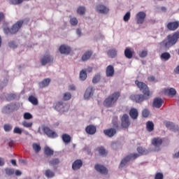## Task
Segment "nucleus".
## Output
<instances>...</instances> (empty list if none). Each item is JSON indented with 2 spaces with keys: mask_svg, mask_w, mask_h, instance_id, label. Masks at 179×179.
Returning <instances> with one entry per match:
<instances>
[{
  "mask_svg": "<svg viewBox=\"0 0 179 179\" xmlns=\"http://www.w3.org/2000/svg\"><path fill=\"white\" fill-rule=\"evenodd\" d=\"M179 38V31L175 32L173 35L169 34L167 36V40L162 41L159 44L161 48L163 50H169L175 44H177V41H178Z\"/></svg>",
  "mask_w": 179,
  "mask_h": 179,
  "instance_id": "obj_1",
  "label": "nucleus"
},
{
  "mask_svg": "<svg viewBox=\"0 0 179 179\" xmlns=\"http://www.w3.org/2000/svg\"><path fill=\"white\" fill-rule=\"evenodd\" d=\"M143 94H132L130 96V99L136 103H142L144 100H148L152 97V93L149 90H145L143 92Z\"/></svg>",
  "mask_w": 179,
  "mask_h": 179,
  "instance_id": "obj_2",
  "label": "nucleus"
},
{
  "mask_svg": "<svg viewBox=\"0 0 179 179\" xmlns=\"http://www.w3.org/2000/svg\"><path fill=\"white\" fill-rule=\"evenodd\" d=\"M120 96L121 94L119 92H115L110 95H109L103 101L104 107H113L117 101H118V99H120Z\"/></svg>",
  "mask_w": 179,
  "mask_h": 179,
  "instance_id": "obj_3",
  "label": "nucleus"
},
{
  "mask_svg": "<svg viewBox=\"0 0 179 179\" xmlns=\"http://www.w3.org/2000/svg\"><path fill=\"white\" fill-rule=\"evenodd\" d=\"M24 22L23 20H19L13 25L11 29H9L8 27L4 28L3 31L6 34H16V33L19 31L22 26H23Z\"/></svg>",
  "mask_w": 179,
  "mask_h": 179,
  "instance_id": "obj_4",
  "label": "nucleus"
},
{
  "mask_svg": "<svg viewBox=\"0 0 179 179\" xmlns=\"http://www.w3.org/2000/svg\"><path fill=\"white\" fill-rule=\"evenodd\" d=\"M138 157H139V154L138 153L130 154L126 156L122 159L119 168L122 169V167H125L128 162H131V160H135V159H138Z\"/></svg>",
  "mask_w": 179,
  "mask_h": 179,
  "instance_id": "obj_5",
  "label": "nucleus"
},
{
  "mask_svg": "<svg viewBox=\"0 0 179 179\" xmlns=\"http://www.w3.org/2000/svg\"><path fill=\"white\" fill-rule=\"evenodd\" d=\"M42 129L45 135H47L48 138H51V139H55V138H58V134L50 129V127L44 126Z\"/></svg>",
  "mask_w": 179,
  "mask_h": 179,
  "instance_id": "obj_6",
  "label": "nucleus"
},
{
  "mask_svg": "<svg viewBox=\"0 0 179 179\" xmlns=\"http://www.w3.org/2000/svg\"><path fill=\"white\" fill-rule=\"evenodd\" d=\"M17 110V106L15 103H10L3 107L1 113L3 114H9L16 111Z\"/></svg>",
  "mask_w": 179,
  "mask_h": 179,
  "instance_id": "obj_7",
  "label": "nucleus"
},
{
  "mask_svg": "<svg viewBox=\"0 0 179 179\" xmlns=\"http://www.w3.org/2000/svg\"><path fill=\"white\" fill-rule=\"evenodd\" d=\"M55 108V110H57V111L65 113V111H68V110L69 108V106L68 104L64 103L63 101H58L56 103Z\"/></svg>",
  "mask_w": 179,
  "mask_h": 179,
  "instance_id": "obj_8",
  "label": "nucleus"
},
{
  "mask_svg": "<svg viewBox=\"0 0 179 179\" xmlns=\"http://www.w3.org/2000/svg\"><path fill=\"white\" fill-rule=\"evenodd\" d=\"M145 19H146V13L143 11H140L136 15L137 24H143L145 23Z\"/></svg>",
  "mask_w": 179,
  "mask_h": 179,
  "instance_id": "obj_9",
  "label": "nucleus"
},
{
  "mask_svg": "<svg viewBox=\"0 0 179 179\" xmlns=\"http://www.w3.org/2000/svg\"><path fill=\"white\" fill-rule=\"evenodd\" d=\"M121 125L124 129L129 128L131 122H129V116L127 114H124L121 118Z\"/></svg>",
  "mask_w": 179,
  "mask_h": 179,
  "instance_id": "obj_10",
  "label": "nucleus"
},
{
  "mask_svg": "<svg viewBox=\"0 0 179 179\" xmlns=\"http://www.w3.org/2000/svg\"><path fill=\"white\" fill-rule=\"evenodd\" d=\"M51 62H54V58L48 53L45 54L41 59V64L43 66L47 65V64H51Z\"/></svg>",
  "mask_w": 179,
  "mask_h": 179,
  "instance_id": "obj_11",
  "label": "nucleus"
},
{
  "mask_svg": "<svg viewBox=\"0 0 179 179\" xmlns=\"http://www.w3.org/2000/svg\"><path fill=\"white\" fill-rule=\"evenodd\" d=\"M179 27L178 21L170 22L167 24L166 28L170 31H176Z\"/></svg>",
  "mask_w": 179,
  "mask_h": 179,
  "instance_id": "obj_12",
  "label": "nucleus"
},
{
  "mask_svg": "<svg viewBox=\"0 0 179 179\" xmlns=\"http://www.w3.org/2000/svg\"><path fill=\"white\" fill-rule=\"evenodd\" d=\"M95 170L98 171V173H100L101 174H108V170H107V168L103 165L100 164H96L94 166Z\"/></svg>",
  "mask_w": 179,
  "mask_h": 179,
  "instance_id": "obj_13",
  "label": "nucleus"
},
{
  "mask_svg": "<svg viewBox=\"0 0 179 179\" xmlns=\"http://www.w3.org/2000/svg\"><path fill=\"white\" fill-rule=\"evenodd\" d=\"M85 132H87L88 135H94V134L97 132V128L93 124H90L85 128Z\"/></svg>",
  "mask_w": 179,
  "mask_h": 179,
  "instance_id": "obj_14",
  "label": "nucleus"
},
{
  "mask_svg": "<svg viewBox=\"0 0 179 179\" xmlns=\"http://www.w3.org/2000/svg\"><path fill=\"white\" fill-rule=\"evenodd\" d=\"M163 103H164V101L161 98H155L152 103V107H154V108H160V107L163 106Z\"/></svg>",
  "mask_w": 179,
  "mask_h": 179,
  "instance_id": "obj_15",
  "label": "nucleus"
},
{
  "mask_svg": "<svg viewBox=\"0 0 179 179\" xmlns=\"http://www.w3.org/2000/svg\"><path fill=\"white\" fill-rule=\"evenodd\" d=\"M59 51L61 52V54H65L66 55H68L71 52V47L66 45H62L59 48Z\"/></svg>",
  "mask_w": 179,
  "mask_h": 179,
  "instance_id": "obj_16",
  "label": "nucleus"
},
{
  "mask_svg": "<svg viewBox=\"0 0 179 179\" xmlns=\"http://www.w3.org/2000/svg\"><path fill=\"white\" fill-rule=\"evenodd\" d=\"M129 114L131 120H138V117H139V112L135 108H131Z\"/></svg>",
  "mask_w": 179,
  "mask_h": 179,
  "instance_id": "obj_17",
  "label": "nucleus"
},
{
  "mask_svg": "<svg viewBox=\"0 0 179 179\" xmlns=\"http://www.w3.org/2000/svg\"><path fill=\"white\" fill-rule=\"evenodd\" d=\"M163 144V139L159 137H155L152 139V145L155 146V148H160L161 145Z\"/></svg>",
  "mask_w": 179,
  "mask_h": 179,
  "instance_id": "obj_18",
  "label": "nucleus"
},
{
  "mask_svg": "<svg viewBox=\"0 0 179 179\" xmlns=\"http://www.w3.org/2000/svg\"><path fill=\"white\" fill-rule=\"evenodd\" d=\"M165 125L166 128H169L171 131H173V132H178L179 133V127L178 126L174 125V123L171 122H166Z\"/></svg>",
  "mask_w": 179,
  "mask_h": 179,
  "instance_id": "obj_19",
  "label": "nucleus"
},
{
  "mask_svg": "<svg viewBox=\"0 0 179 179\" xmlns=\"http://www.w3.org/2000/svg\"><path fill=\"white\" fill-rule=\"evenodd\" d=\"M134 54H135V51L131 48H126L124 50V57L128 59H131L134 57Z\"/></svg>",
  "mask_w": 179,
  "mask_h": 179,
  "instance_id": "obj_20",
  "label": "nucleus"
},
{
  "mask_svg": "<svg viewBox=\"0 0 179 179\" xmlns=\"http://www.w3.org/2000/svg\"><path fill=\"white\" fill-rule=\"evenodd\" d=\"M103 134H105L106 136H108V138H113V136L117 134V130L114 128L105 129L103 130Z\"/></svg>",
  "mask_w": 179,
  "mask_h": 179,
  "instance_id": "obj_21",
  "label": "nucleus"
},
{
  "mask_svg": "<svg viewBox=\"0 0 179 179\" xmlns=\"http://www.w3.org/2000/svg\"><path fill=\"white\" fill-rule=\"evenodd\" d=\"M82 166H83V162H82V160L77 159L73 163L72 169L74 171L79 170Z\"/></svg>",
  "mask_w": 179,
  "mask_h": 179,
  "instance_id": "obj_22",
  "label": "nucleus"
},
{
  "mask_svg": "<svg viewBox=\"0 0 179 179\" xmlns=\"http://www.w3.org/2000/svg\"><path fill=\"white\" fill-rule=\"evenodd\" d=\"M114 66L109 65L106 67V73L108 78H111L114 76Z\"/></svg>",
  "mask_w": 179,
  "mask_h": 179,
  "instance_id": "obj_23",
  "label": "nucleus"
},
{
  "mask_svg": "<svg viewBox=\"0 0 179 179\" xmlns=\"http://www.w3.org/2000/svg\"><path fill=\"white\" fill-rule=\"evenodd\" d=\"M135 84L140 89V90H148V85L143 82H141L138 80L135 81Z\"/></svg>",
  "mask_w": 179,
  "mask_h": 179,
  "instance_id": "obj_24",
  "label": "nucleus"
},
{
  "mask_svg": "<svg viewBox=\"0 0 179 179\" xmlns=\"http://www.w3.org/2000/svg\"><path fill=\"white\" fill-rule=\"evenodd\" d=\"M110 10L103 5H98L96 6V11L99 13H108Z\"/></svg>",
  "mask_w": 179,
  "mask_h": 179,
  "instance_id": "obj_25",
  "label": "nucleus"
},
{
  "mask_svg": "<svg viewBox=\"0 0 179 179\" xmlns=\"http://www.w3.org/2000/svg\"><path fill=\"white\" fill-rule=\"evenodd\" d=\"M92 55H93V52L90 50L85 52L84 55L82 56V58H81L82 61L83 62H85V61H88V59H90V57H92Z\"/></svg>",
  "mask_w": 179,
  "mask_h": 179,
  "instance_id": "obj_26",
  "label": "nucleus"
},
{
  "mask_svg": "<svg viewBox=\"0 0 179 179\" xmlns=\"http://www.w3.org/2000/svg\"><path fill=\"white\" fill-rule=\"evenodd\" d=\"M51 82V79L50 78H46L44 79L43 80H42L41 82H40L38 83V86L39 87H47V86H48L50 85V83Z\"/></svg>",
  "mask_w": 179,
  "mask_h": 179,
  "instance_id": "obj_27",
  "label": "nucleus"
},
{
  "mask_svg": "<svg viewBox=\"0 0 179 179\" xmlns=\"http://www.w3.org/2000/svg\"><path fill=\"white\" fill-rule=\"evenodd\" d=\"M62 139L64 143H71V138L69 134H63Z\"/></svg>",
  "mask_w": 179,
  "mask_h": 179,
  "instance_id": "obj_28",
  "label": "nucleus"
},
{
  "mask_svg": "<svg viewBox=\"0 0 179 179\" xmlns=\"http://www.w3.org/2000/svg\"><path fill=\"white\" fill-rule=\"evenodd\" d=\"M28 100L29 103L33 104V106H37V104H38V99L33 95L29 96Z\"/></svg>",
  "mask_w": 179,
  "mask_h": 179,
  "instance_id": "obj_29",
  "label": "nucleus"
},
{
  "mask_svg": "<svg viewBox=\"0 0 179 179\" xmlns=\"http://www.w3.org/2000/svg\"><path fill=\"white\" fill-rule=\"evenodd\" d=\"M146 129L148 132H152L155 129V124L153 122H148L146 123Z\"/></svg>",
  "mask_w": 179,
  "mask_h": 179,
  "instance_id": "obj_30",
  "label": "nucleus"
},
{
  "mask_svg": "<svg viewBox=\"0 0 179 179\" xmlns=\"http://www.w3.org/2000/svg\"><path fill=\"white\" fill-rule=\"evenodd\" d=\"M107 54L110 58H115L117 57V50L110 49L107 52Z\"/></svg>",
  "mask_w": 179,
  "mask_h": 179,
  "instance_id": "obj_31",
  "label": "nucleus"
},
{
  "mask_svg": "<svg viewBox=\"0 0 179 179\" xmlns=\"http://www.w3.org/2000/svg\"><path fill=\"white\" fill-rule=\"evenodd\" d=\"M45 176L47 178H52V177H55V173L50 169H47L45 171Z\"/></svg>",
  "mask_w": 179,
  "mask_h": 179,
  "instance_id": "obj_32",
  "label": "nucleus"
},
{
  "mask_svg": "<svg viewBox=\"0 0 179 179\" xmlns=\"http://www.w3.org/2000/svg\"><path fill=\"white\" fill-rule=\"evenodd\" d=\"M164 94L166 96H168L169 97H174L177 94V91L176 90H165L164 92Z\"/></svg>",
  "mask_w": 179,
  "mask_h": 179,
  "instance_id": "obj_33",
  "label": "nucleus"
},
{
  "mask_svg": "<svg viewBox=\"0 0 179 179\" xmlns=\"http://www.w3.org/2000/svg\"><path fill=\"white\" fill-rule=\"evenodd\" d=\"M44 154L46 156H52L54 155V151L52 149L50 148V147L46 146L44 148Z\"/></svg>",
  "mask_w": 179,
  "mask_h": 179,
  "instance_id": "obj_34",
  "label": "nucleus"
},
{
  "mask_svg": "<svg viewBox=\"0 0 179 179\" xmlns=\"http://www.w3.org/2000/svg\"><path fill=\"white\" fill-rule=\"evenodd\" d=\"M80 80H86V79H87V73H86V70H82L80 72Z\"/></svg>",
  "mask_w": 179,
  "mask_h": 179,
  "instance_id": "obj_35",
  "label": "nucleus"
},
{
  "mask_svg": "<svg viewBox=\"0 0 179 179\" xmlns=\"http://www.w3.org/2000/svg\"><path fill=\"white\" fill-rule=\"evenodd\" d=\"M169 58H171V55L169 52H164L161 55V59H164V61H169Z\"/></svg>",
  "mask_w": 179,
  "mask_h": 179,
  "instance_id": "obj_36",
  "label": "nucleus"
},
{
  "mask_svg": "<svg viewBox=\"0 0 179 179\" xmlns=\"http://www.w3.org/2000/svg\"><path fill=\"white\" fill-rule=\"evenodd\" d=\"M137 152L138 153H139V155H148V153H149V151H148V150L142 147L137 148Z\"/></svg>",
  "mask_w": 179,
  "mask_h": 179,
  "instance_id": "obj_37",
  "label": "nucleus"
},
{
  "mask_svg": "<svg viewBox=\"0 0 179 179\" xmlns=\"http://www.w3.org/2000/svg\"><path fill=\"white\" fill-rule=\"evenodd\" d=\"M59 163V159L58 158H54L49 161L50 166H58V164Z\"/></svg>",
  "mask_w": 179,
  "mask_h": 179,
  "instance_id": "obj_38",
  "label": "nucleus"
},
{
  "mask_svg": "<svg viewBox=\"0 0 179 179\" xmlns=\"http://www.w3.org/2000/svg\"><path fill=\"white\" fill-rule=\"evenodd\" d=\"M96 150L99 152L101 156H106L107 155V151L103 147H99L96 148Z\"/></svg>",
  "mask_w": 179,
  "mask_h": 179,
  "instance_id": "obj_39",
  "label": "nucleus"
},
{
  "mask_svg": "<svg viewBox=\"0 0 179 179\" xmlns=\"http://www.w3.org/2000/svg\"><path fill=\"white\" fill-rule=\"evenodd\" d=\"M71 98L72 94H71V93L69 92H66L63 94L62 100H64V101H68V100H71Z\"/></svg>",
  "mask_w": 179,
  "mask_h": 179,
  "instance_id": "obj_40",
  "label": "nucleus"
},
{
  "mask_svg": "<svg viewBox=\"0 0 179 179\" xmlns=\"http://www.w3.org/2000/svg\"><path fill=\"white\" fill-rule=\"evenodd\" d=\"M112 123L115 128L118 129L120 127L118 124V117H117V116L113 117V118L112 120Z\"/></svg>",
  "mask_w": 179,
  "mask_h": 179,
  "instance_id": "obj_41",
  "label": "nucleus"
},
{
  "mask_svg": "<svg viewBox=\"0 0 179 179\" xmlns=\"http://www.w3.org/2000/svg\"><path fill=\"white\" fill-rule=\"evenodd\" d=\"M32 148L36 153H38L41 150V147L37 143H33Z\"/></svg>",
  "mask_w": 179,
  "mask_h": 179,
  "instance_id": "obj_42",
  "label": "nucleus"
},
{
  "mask_svg": "<svg viewBox=\"0 0 179 179\" xmlns=\"http://www.w3.org/2000/svg\"><path fill=\"white\" fill-rule=\"evenodd\" d=\"M22 125L24 127V128H31L33 127V122L24 121L22 122Z\"/></svg>",
  "mask_w": 179,
  "mask_h": 179,
  "instance_id": "obj_43",
  "label": "nucleus"
},
{
  "mask_svg": "<svg viewBox=\"0 0 179 179\" xmlns=\"http://www.w3.org/2000/svg\"><path fill=\"white\" fill-rule=\"evenodd\" d=\"M10 5H20L23 2V0H8Z\"/></svg>",
  "mask_w": 179,
  "mask_h": 179,
  "instance_id": "obj_44",
  "label": "nucleus"
},
{
  "mask_svg": "<svg viewBox=\"0 0 179 179\" xmlns=\"http://www.w3.org/2000/svg\"><path fill=\"white\" fill-rule=\"evenodd\" d=\"M5 171H6V174H7V176H13V174H15V169H13L6 168L5 169Z\"/></svg>",
  "mask_w": 179,
  "mask_h": 179,
  "instance_id": "obj_45",
  "label": "nucleus"
},
{
  "mask_svg": "<svg viewBox=\"0 0 179 179\" xmlns=\"http://www.w3.org/2000/svg\"><path fill=\"white\" fill-rule=\"evenodd\" d=\"M12 124H6L3 125V129L6 132H10V131H12Z\"/></svg>",
  "mask_w": 179,
  "mask_h": 179,
  "instance_id": "obj_46",
  "label": "nucleus"
},
{
  "mask_svg": "<svg viewBox=\"0 0 179 179\" xmlns=\"http://www.w3.org/2000/svg\"><path fill=\"white\" fill-rule=\"evenodd\" d=\"M93 96V91H85L84 94V99H90Z\"/></svg>",
  "mask_w": 179,
  "mask_h": 179,
  "instance_id": "obj_47",
  "label": "nucleus"
},
{
  "mask_svg": "<svg viewBox=\"0 0 179 179\" xmlns=\"http://www.w3.org/2000/svg\"><path fill=\"white\" fill-rule=\"evenodd\" d=\"M85 12H86V8H85V7L83 6L78 7L77 10V13H78V15H85Z\"/></svg>",
  "mask_w": 179,
  "mask_h": 179,
  "instance_id": "obj_48",
  "label": "nucleus"
},
{
  "mask_svg": "<svg viewBox=\"0 0 179 179\" xmlns=\"http://www.w3.org/2000/svg\"><path fill=\"white\" fill-rule=\"evenodd\" d=\"M100 79H101V76L100 74H96L94 76V77L92 79V82L94 83H99V82H100Z\"/></svg>",
  "mask_w": 179,
  "mask_h": 179,
  "instance_id": "obj_49",
  "label": "nucleus"
},
{
  "mask_svg": "<svg viewBox=\"0 0 179 179\" xmlns=\"http://www.w3.org/2000/svg\"><path fill=\"white\" fill-rule=\"evenodd\" d=\"M140 58H145V57L148 56V50H144L139 52L138 54Z\"/></svg>",
  "mask_w": 179,
  "mask_h": 179,
  "instance_id": "obj_50",
  "label": "nucleus"
},
{
  "mask_svg": "<svg viewBox=\"0 0 179 179\" xmlns=\"http://www.w3.org/2000/svg\"><path fill=\"white\" fill-rule=\"evenodd\" d=\"M149 114H150V112H149V110L144 109L142 111V115L144 117V118H148L149 117Z\"/></svg>",
  "mask_w": 179,
  "mask_h": 179,
  "instance_id": "obj_51",
  "label": "nucleus"
},
{
  "mask_svg": "<svg viewBox=\"0 0 179 179\" xmlns=\"http://www.w3.org/2000/svg\"><path fill=\"white\" fill-rule=\"evenodd\" d=\"M129 19H131V13H130V12H127V13L124 15V17H123V20H124V22H128V20H129Z\"/></svg>",
  "mask_w": 179,
  "mask_h": 179,
  "instance_id": "obj_52",
  "label": "nucleus"
},
{
  "mask_svg": "<svg viewBox=\"0 0 179 179\" xmlns=\"http://www.w3.org/2000/svg\"><path fill=\"white\" fill-rule=\"evenodd\" d=\"M33 118V115L30 114V113H24V120H31Z\"/></svg>",
  "mask_w": 179,
  "mask_h": 179,
  "instance_id": "obj_53",
  "label": "nucleus"
},
{
  "mask_svg": "<svg viewBox=\"0 0 179 179\" xmlns=\"http://www.w3.org/2000/svg\"><path fill=\"white\" fill-rule=\"evenodd\" d=\"M164 178V176L162 173L158 172L155 176V179H163Z\"/></svg>",
  "mask_w": 179,
  "mask_h": 179,
  "instance_id": "obj_54",
  "label": "nucleus"
},
{
  "mask_svg": "<svg viewBox=\"0 0 179 179\" xmlns=\"http://www.w3.org/2000/svg\"><path fill=\"white\" fill-rule=\"evenodd\" d=\"M70 23L72 26H76L78 24V19L76 17H73L70 20Z\"/></svg>",
  "mask_w": 179,
  "mask_h": 179,
  "instance_id": "obj_55",
  "label": "nucleus"
},
{
  "mask_svg": "<svg viewBox=\"0 0 179 179\" xmlns=\"http://www.w3.org/2000/svg\"><path fill=\"white\" fill-rule=\"evenodd\" d=\"M13 132L14 134H18V135H22V129L19 127H15Z\"/></svg>",
  "mask_w": 179,
  "mask_h": 179,
  "instance_id": "obj_56",
  "label": "nucleus"
},
{
  "mask_svg": "<svg viewBox=\"0 0 179 179\" xmlns=\"http://www.w3.org/2000/svg\"><path fill=\"white\" fill-rule=\"evenodd\" d=\"M9 47H10V48H16L17 47V45H16V43H15L14 41H10L8 43Z\"/></svg>",
  "mask_w": 179,
  "mask_h": 179,
  "instance_id": "obj_57",
  "label": "nucleus"
},
{
  "mask_svg": "<svg viewBox=\"0 0 179 179\" xmlns=\"http://www.w3.org/2000/svg\"><path fill=\"white\" fill-rule=\"evenodd\" d=\"M148 80L149 82H156V78H155V76H151L148 78Z\"/></svg>",
  "mask_w": 179,
  "mask_h": 179,
  "instance_id": "obj_58",
  "label": "nucleus"
},
{
  "mask_svg": "<svg viewBox=\"0 0 179 179\" xmlns=\"http://www.w3.org/2000/svg\"><path fill=\"white\" fill-rule=\"evenodd\" d=\"M3 20H5V14L2 12L0 13V23Z\"/></svg>",
  "mask_w": 179,
  "mask_h": 179,
  "instance_id": "obj_59",
  "label": "nucleus"
},
{
  "mask_svg": "<svg viewBox=\"0 0 179 179\" xmlns=\"http://www.w3.org/2000/svg\"><path fill=\"white\" fill-rule=\"evenodd\" d=\"M5 166V160L3 158L0 157V166Z\"/></svg>",
  "mask_w": 179,
  "mask_h": 179,
  "instance_id": "obj_60",
  "label": "nucleus"
},
{
  "mask_svg": "<svg viewBox=\"0 0 179 179\" xmlns=\"http://www.w3.org/2000/svg\"><path fill=\"white\" fill-rule=\"evenodd\" d=\"M173 159H178L179 158V151L178 152L175 153L173 155Z\"/></svg>",
  "mask_w": 179,
  "mask_h": 179,
  "instance_id": "obj_61",
  "label": "nucleus"
},
{
  "mask_svg": "<svg viewBox=\"0 0 179 179\" xmlns=\"http://www.w3.org/2000/svg\"><path fill=\"white\" fill-rule=\"evenodd\" d=\"M15 173V176H22V171H20L19 170H16Z\"/></svg>",
  "mask_w": 179,
  "mask_h": 179,
  "instance_id": "obj_62",
  "label": "nucleus"
},
{
  "mask_svg": "<svg viewBox=\"0 0 179 179\" xmlns=\"http://www.w3.org/2000/svg\"><path fill=\"white\" fill-rule=\"evenodd\" d=\"M76 34H78V36H80V34H82V31H80V29H78L76 30Z\"/></svg>",
  "mask_w": 179,
  "mask_h": 179,
  "instance_id": "obj_63",
  "label": "nucleus"
},
{
  "mask_svg": "<svg viewBox=\"0 0 179 179\" xmlns=\"http://www.w3.org/2000/svg\"><path fill=\"white\" fill-rule=\"evenodd\" d=\"M11 164L13 166H16V160L15 159H11L10 161Z\"/></svg>",
  "mask_w": 179,
  "mask_h": 179,
  "instance_id": "obj_64",
  "label": "nucleus"
}]
</instances>
